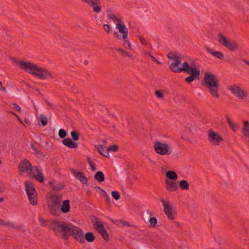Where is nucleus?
I'll list each match as a JSON object with an SVG mask.
<instances>
[{"label": "nucleus", "instance_id": "1", "mask_svg": "<svg viewBox=\"0 0 249 249\" xmlns=\"http://www.w3.org/2000/svg\"><path fill=\"white\" fill-rule=\"evenodd\" d=\"M18 169L20 172L34 178L40 182H42L44 180L41 168L38 166L32 167L30 161L26 159L19 162Z\"/></svg>", "mask_w": 249, "mask_h": 249}, {"label": "nucleus", "instance_id": "2", "mask_svg": "<svg viewBox=\"0 0 249 249\" xmlns=\"http://www.w3.org/2000/svg\"><path fill=\"white\" fill-rule=\"evenodd\" d=\"M204 80L211 95L216 98H219V80L216 75L210 72H206L204 75Z\"/></svg>", "mask_w": 249, "mask_h": 249}, {"label": "nucleus", "instance_id": "3", "mask_svg": "<svg viewBox=\"0 0 249 249\" xmlns=\"http://www.w3.org/2000/svg\"><path fill=\"white\" fill-rule=\"evenodd\" d=\"M204 80L211 95L216 98H219V80L216 75L210 72H206L204 75Z\"/></svg>", "mask_w": 249, "mask_h": 249}, {"label": "nucleus", "instance_id": "4", "mask_svg": "<svg viewBox=\"0 0 249 249\" xmlns=\"http://www.w3.org/2000/svg\"><path fill=\"white\" fill-rule=\"evenodd\" d=\"M62 202L61 196L50 195L47 197V204L50 213L54 216L61 215L60 206Z\"/></svg>", "mask_w": 249, "mask_h": 249}, {"label": "nucleus", "instance_id": "5", "mask_svg": "<svg viewBox=\"0 0 249 249\" xmlns=\"http://www.w3.org/2000/svg\"><path fill=\"white\" fill-rule=\"evenodd\" d=\"M116 28L118 32L115 31L114 35L116 37L123 41L124 46L127 49H131V45L128 39V30L123 22L117 23Z\"/></svg>", "mask_w": 249, "mask_h": 249}, {"label": "nucleus", "instance_id": "6", "mask_svg": "<svg viewBox=\"0 0 249 249\" xmlns=\"http://www.w3.org/2000/svg\"><path fill=\"white\" fill-rule=\"evenodd\" d=\"M11 60L16 66L34 75L37 66L36 64L29 61L19 60L16 58H12Z\"/></svg>", "mask_w": 249, "mask_h": 249}, {"label": "nucleus", "instance_id": "7", "mask_svg": "<svg viewBox=\"0 0 249 249\" xmlns=\"http://www.w3.org/2000/svg\"><path fill=\"white\" fill-rule=\"evenodd\" d=\"M169 58L174 61L170 66V69L174 72H178L182 71H186L187 67L189 66L187 62H185L183 63L182 66L180 67L182 60L181 55H173V56H170V55H169Z\"/></svg>", "mask_w": 249, "mask_h": 249}, {"label": "nucleus", "instance_id": "8", "mask_svg": "<svg viewBox=\"0 0 249 249\" xmlns=\"http://www.w3.org/2000/svg\"><path fill=\"white\" fill-rule=\"evenodd\" d=\"M68 234L66 235L65 238H68L71 235H72L74 239L80 243L85 242V238L83 231L79 228L69 224Z\"/></svg>", "mask_w": 249, "mask_h": 249}, {"label": "nucleus", "instance_id": "9", "mask_svg": "<svg viewBox=\"0 0 249 249\" xmlns=\"http://www.w3.org/2000/svg\"><path fill=\"white\" fill-rule=\"evenodd\" d=\"M25 191L28 196L30 203L33 205H36L38 203L37 193L33 184L26 181L24 183Z\"/></svg>", "mask_w": 249, "mask_h": 249}, {"label": "nucleus", "instance_id": "10", "mask_svg": "<svg viewBox=\"0 0 249 249\" xmlns=\"http://www.w3.org/2000/svg\"><path fill=\"white\" fill-rule=\"evenodd\" d=\"M155 152L160 155H169L172 153V149L167 142H156L154 145Z\"/></svg>", "mask_w": 249, "mask_h": 249}, {"label": "nucleus", "instance_id": "11", "mask_svg": "<svg viewBox=\"0 0 249 249\" xmlns=\"http://www.w3.org/2000/svg\"><path fill=\"white\" fill-rule=\"evenodd\" d=\"M164 212L169 219H175L176 217V209L170 202L169 200L162 199L161 200Z\"/></svg>", "mask_w": 249, "mask_h": 249}, {"label": "nucleus", "instance_id": "12", "mask_svg": "<svg viewBox=\"0 0 249 249\" xmlns=\"http://www.w3.org/2000/svg\"><path fill=\"white\" fill-rule=\"evenodd\" d=\"M217 40L221 45L225 46L230 51H234L238 48V45L235 41L228 40L227 38L222 34L218 35Z\"/></svg>", "mask_w": 249, "mask_h": 249}, {"label": "nucleus", "instance_id": "13", "mask_svg": "<svg viewBox=\"0 0 249 249\" xmlns=\"http://www.w3.org/2000/svg\"><path fill=\"white\" fill-rule=\"evenodd\" d=\"M70 224L66 223H61L57 221H53L51 225L52 228L54 232L57 234L62 233L65 238L66 235L68 234V230Z\"/></svg>", "mask_w": 249, "mask_h": 249}, {"label": "nucleus", "instance_id": "14", "mask_svg": "<svg viewBox=\"0 0 249 249\" xmlns=\"http://www.w3.org/2000/svg\"><path fill=\"white\" fill-rule=\"evenodd\" d=\"M227 89L239 99H245L248 97V93L245 89L237 85L229 86Z\"/></svg>", "mask_w": 249, "mask_h": 249}, {"label": "nucleus", "instance_id": "15", "mask_svg": "<svg viewBox=\"0 0 249 249\" xmlns=\"http://www.w3.org/2000/svg\"><path fill=\"white\" fill-rule=\"evenodd\" d=\"M184 72L188 74H190L191 75L186 77L185 79V81L187 83H191L193 82L196 77L199 76L200 74V71L199 69L195 65H191L189 66L185 71Z\"/></svg>", "mask_w": 249, "mask_h": 249}, {"label": "nucleus", "instance_id": "16", "mask_svg": "<svg viewBox=\"0 0 249 249\" xmlns=\"http://www.w3.org/2000/svg\"><path fill=\"white\" fill-rule=\"evenodd\" d=\"M208 140L213 145H219L224 141L219 134L212 129L208 131Z\"/></svg>", "mask_w": 249, "mask_h": 249}, {"label": "nucleus", "instance_id": "17", "mask_svg": "<svg viewBox=\"0 0 249 249\" xmlns=\"http://www.w3.org/2000/svg\"><path fill=\"white\" fill-rule=\"evenodd\" d=\"M34 76L38 77L41 80L53 79V76L51 72L48 70L42 68L37 66L35 72L34 74Z\"/></svg>", "mask_w": 249, "mask_h": 249}, {"label": "nucleus", "instance_id": "18", "mask_svg": "<svg viewBox=\"0 0 249 249\" xmlns=\"http://www.w3.org/2000/svg\"><path fill=\"white\" fill-rule=\"evenodd\" d=\"M93 225L96 230L102 235L104 240L106 241H108L109 239V234L105 229L102 222L99 221L97 218H95Z\"/></svg>", "mask_w": 249, "mask_h": 249}, {"label": "nucleus", "instance_id": "19", "mask_svg": "<svg viewBox=\"0 0 249 249\" xmlns=\"http://www.w3.org/2000/svg\"><path fill=\"white\" fill-rule=\"evenodd\" d=\"M83 1L89 6L92 7L94 12L98 13L101 12L102 7L99 5L100 0H83Z\"/></svg>", "mask_w": 249, "mask_h": 249}, {"label": "nucleus", "instance_id": "20", "mask_svg": "<svg viewBox=\"0 0 249 249\" xmlns=\"http://www.w3.org/2000/svg\"><path fill=\"white\" fill-rule=\"evenodd\" d=\"M165 184L166 190L169 192H175L178 189V185L175 180L166 179Z\"/></svg>", "mask_w": 249, "mask_h": 249}, {"label": "nucleus", "instance_id": "21", "mask_svg": "<svg viewBox=\"0 0 249 249\" xmlns=\"http://www.w3.org/2000/svg\"><path fill=\"white\" fill-rule=\"evenodd\" d=\"M71 172L74 177L80 181L83 184H87L88 182V179L84 175V173L82 172H76L74 170H71Z\"/></svg>", "mask_w": 249, "mask_h": 249}, {"label": "nucleus", "instance_id": "22", "mask_svg": "<svg viewBox=\"0 0 249 249\" xmlns=\"http://www.w3.org/2000/svg\"><path fill=\"white\" fill-rule=\"evenodd\" d=\"M70 201L69 199L64 200L60 207L61 213H68L70 211Z\"/></svg>", "mask_w": 249, "mask_h": 249}, {"label": "nucleus", "instance_id": "23", "mask_svg": "<svg viewBox=\"0 0 249 249\" xmlns=\"http://www.w3.org/2000/svg\"><path fill=\"white\" fill-rule=\"evenodd\" d=\"M62 142L63 145L70 148H76L78 147V144L76 142H72L69 138L64 139Z\"/></svg>", "mask_w": 249, "mask_h": 249}, {"label": "nucleus", "instance_id": "24", "mask_svg": "<svg viewBox=\"0 0 249 249\" xmlns=\"http://www.w3.org/2000/svg\"><path fill=\"white\" fill-rule=\"evenodd\" d=\"M207 51L208 53L211 54L214 57L218 58L220 60H222L224 58V55L221 52L214 51L210 48H207Z\"/></svg>", "mask_w": 249, "mask_h": 249}, {"label": "nucleus", "instance_id": "25", "mask_svg": "<svg viewBox=\"0 0 249 249\" xmlns=\"http://www.w3.org/2000/svg\"><path fill=\"white\" fill-rule=\"evenodd\" d=\"M227 123L231 128V129L234 132H236L238 128L239 125L238 124L234 123L229 117H227Z\"/></svg>", "mask_w": 249, "mask_h": 249}, {"label": "nucleus", "instance_id": "26", "mask_svg": "<svg viewBox=\"0 0 249 249\" xmlns=\"http://www.w3.org/2000/svg\"><path fill=\"white\" fill-rule=\"evenodd\" d=\"M0 225L10 227L18 230H19L21 229L20 226H15L14 223L11 221L5 222L3 220H0Z\"/></svg>", "mask_w": 249, "mask_h": 249}, {"label": "nucleus", "instance_id": "27", "mask_svg": "<svg viewBox=\"0 0 249 249\" xmlns=\"http://www.w3.org/2000/svg\"><path fill=\"white\" fill-rule=\"evenodd\" d=\"M165 175L168 178L167 179L171 180H176L178 178V175L173 171H168Z\"/></svg>", "mask_w": 249, "mask_h": 249}, {"label": "nucleus", "instance_id": "28", "mask_svg": "<svg viewBox=\"0 0 249 249\" xmlns=\"http://www.w3.org/2000/svg\"><path fill=\"white\" fill-rule=\"evenodd\" d=\"M107 16L109 19L113 21L114 22H118V23L121 22V17L119 16L115 15L111 12H108Z\"/></svg>", "mask_w": 249, "mask_h": 249}, {"label": "nucleus", "instance_id": "29", "mask_svg": "<svg viewBox=\"0 0 249 249\" xmlns=\"http://www.w3.org/2000/svg\"><path fill=\"white\" fill-rule=\"evenodd\" d=\"M244 126L242 129V132L245 137H249V123L247 121H244Z\"/></svg>", "mask_w": 249, "mask_h": 249}, {"label": "nucleus", "instance_id": "30", "mask_svg": "<svg viewBox=\"0 0 249 249\" xmlns=\"http://www.w3.org/2000/svg\"><path fill=\"white\" fill-rule=\"evenodd\" d=\"M94 179L99 182H102L105 180V176L102 171H98L94 175Z\"/></svg>", "mask_w": 249, "mask_h": 249}, {"label": "nucleus", "instance_id": "31", "mask_svg": "<svg viewBox=\"0 0 249 249\" xmlns=\"http://www.w3.org/2000/svg\"><path fill=\"white\" fill-rule=\"evenodd\" d=\"M98 150L100 154L105 157H107L109 155V153L107 151V148L105 147L103 145H100L98 146Z\"/></svg>", "mask_w": 249, "mask_h": 249}, {"label": "nucleus", "instance_id": "32", "mask_svg": "<svg viewBox=\"0 0 249 249\" xmlns=\"http://www.w3.org/2000/svg\"><path fill=\"white\" fill-rule=\"evenodd\" d=\"M179 187L181 190H187L189 188V184L186 180H181L179 182Z\"/></svg>", "mask_w": 249, "mask_h": 249}, {"label": "nucleus", "instance_id": "33", "mask_svg": "<svg viewBox=\"0 0 249 249\" xmlns=\"http://www.w3.org/2000/svg\"><path fill=\"white\" fill-rule=\"evenodd\" d=\"M84 238L85 240L86 239L88 242H92L94 240L95 237L92 232H89L86 234Z\"/></svg>", "mask_w": 249, "mask_h": 249}, {"label": "nucleus", "instance_id": "34", "mask_svg": "<svg viewBox=\"0 0 249 249\" xmlns=\"http://www.w3.org/2000/svg\"><path fill=\"white\" fill-rule=\"evenodd\" d=\"M40 120L43 126H46L48 123L47 118L43 114H41L39 116Z\"/></svg>", "mask_w": 249, "mask_h": 249}, {"label": "nucleus", "instance_id": "35", "mask_svg": "<svg viewBox=\"0 0 249 249\" xmlns=\"http://www.w3.org/2000/svg\"><path fill=\"white\" fill-rule=\"evenodd\" d=\"M58 135L60 138L62 139H64L66 137L67 132L64 129H60L58 131Z\"/></svg>", "mask_w": 249, "mask_h": 249}, {"label": "nucleus", "instance_id": "36", "mask_svg": "<svg viewBox=\"0 0 249 249\" xmlns=\"http://www.w3.org/2000/svg\"><path fill=\"white\" fill-rule=\"evenodd\" d=\"M111 195L112 197L116 200H118L120 198V195L118 192L116 191H112Z\"/></svg>", "mask_w": 249, "mask_h": 249}, {"label": "nucleus", "instance_id": "37", "mask_svg": "<svg viewBox=\"0 0 249 249\" xmlns=\"http://www.w3.org/2000/svg\"><path fill=\"white\" fill-rule=\"evenodd\" d=\"M157 223V219L155 217H152L149 220V224L151 227H154Z\"/></svg>", "mask_w": 249, "mask_h": 249}, {"label": "nucleus", "instance_id": "38", "mask_svg": "<svg viewBox=\"0 0 249 249\" xmlns=\"http://www.w3.org/2000/svg\"><path fill=\"white\" fill-rule=\"evenodd\" d=\"M71 137L74 141H77L79 139V136L77 132L74 131H72L71 133Z\"/></svg>", "mask_w": 249, "mask_h": 249}, {"label": "nucleus", "instance_id": "39", "mask_svg": "<svg viewBox=\"0 0 249 249\" xmlns=\"http://www.w3.org/2000/svg\"><path fill=\"white\" fill-rule=\"evenodd\" d=\"M155 94L159 98L162 99L163 97V92L161 90H156L155 92Z\"/></svg>", "mask_w": 249, "mask_h": 249}, {"label": "nucleus", "instance_id": "40", "mask_svg": "<svg viewBox=\"0 0 249 249\" xmlns=\"http://www.w3.org/2000/svg\"><path fill=\"white\" fill-rule=\"evenodd\" d=\"M118 149V146L117 145H113L112 146L107 147V151H116Z\"/></svg>", "mask_w": 249, "mask_h": 249}, {"label": "nucleus", "instance_id": "41", "mask_svg": "<svg viewBox=\"0 0 249 249\" xmlns=\"http://www.w3.org/2000/svg\"><path fill=\"white\" fill-rule=\"evenodd\" d=\"M139 38L140 39L141 43L142 44L146 45L147 44V41L146 39L143 36H139Z\"/></svg>", "mask_w": 249, "mask_h": 249}, {"label": "nucleus", "instance_id": "42", "mask_svg": "<svg viewBox=\"0 0 249 249\" xmlns=\"http://www.w3.org/2000/svg\"><path fill=\"white\" fill-rule=\"evenodd\" d=\"M121 55L124 57H128L129 58H132L133 57L132 55L129 52L124 51L122 54H121Z\"/></svg>", "mask_w": 249, "mask_h": 249}, {"label": "nucleus", "instance_id": "43", "mask_svg": "<svg viewBox=\"0 0 249 249\" xmlns=\"http://www.w3.org/2000/svg\"><path fill=\"white\" fill-rule=\"evenodd\" d=\"M12 107H11L18 111H20L21 110V108H20V107L17 104H12Z\"/></svg>", "mask_w": 249, "mask_h": 249}, {"label": "nucleus", "instance_id": "44", "mask_svg": "<svg viewBox=\"0 0 249 249\" xmlns=\"http://www.w3.org/2000/svg\"><path fill=\"white\" fill-rule=\"evenodd\" d=\"M89 164L91 167V170L92 171H95L96 170V168L95 164L90 160H89Z\"/></svg>", "mask_w": 249, "mask_h": 249}, {"label": "nucleus", "instance_id": "45", "mask_svg": "<svg viewBox=\"0 0 249 249\" xmlns=\"http://www.w3.org/2000/svg\"><path fill=\"white\" fill-rule=\"evenodd\" d=\"M104 30L107 32V33H109L110 32V27L107 24H105L103 26Z\"/></svg>", "mask_w": 249, "mask_h": 249}, {"label": "nucleus", "instance_id": "46", "mask_svg": "<svg viewBox=\"0 0 249 249\" xmlns=\"http://www.w3.org/2000/svg\"><path fill=\"white\" fill-rule=\"evenodd\" d=\"M0 90H1L4 92H7V89H6V88H5L2 86V83L0 81Z\"/></svg>", "mask_w": 249, "mask_h": 249}, {"label": "nucleus", "instance_id": "47", "mask_svg": "<svg viewBox=\"0 0 249 249\" xmlns=\"http://www.w3.org/2000/svg\"><path fill=\"white\" fill-rule=\"evenodd\" d=\"M116 51L119 52L121 53V54H122L124 51V50H123L122 48H120L117 49Z\"/></svg>", "mask_w": 249, "mask_h": 249}, {"label": "nucleus", "instance_id": "48", "mask_svg": "<svg viewBox=\"0 0 249 249\" xmlns=\"http://www.w3.org/2000/svg\"><path fill=\"white\" fill-rule=\"evenodd\" d=\"M242 61L244 62L247 65H248V66H249V61H248V60L244 59L242 60Z\"/></svg>", "mask_w": 249, "mask_h": 249}, {"label": "nucleus", "instance_id": "49", "mask_svg": "<svg viewBox=\"0 0 249 249\" xmlns=\"http://www.w3.org/2000/svg\"><path fill=\"white\" fill-rule=\"evenodd\" d=\"M150 57L151 58V59L153 61H155V60H156V58L154 56H153L152 55H150Z\"/></svg>", "mask_w": 249, "mask_h": 249}, {"label": "nucleus", "instance_id": "50", "mask_svg": "<svg viewBox=\"0 0 249 249\" xmlns=\"http://www.w3.org/2000/svg\"><path fill=\"white\" fill-rule=\"evenodd\" d=\"M173 55H175V54L174 53H170L168 54V57H169V55H170V56H173Z\"/></svg>", "mask_w": 249, "mask_h": 249}, {"label": "nucleus", "instance_id": "51", "mask_svg": "<svg viewBox=\"0 0 249 249\" xmlns=\"http://www.w3.org/2000/svg\"><path fill=\"white\" fill-rule=\"evenodd\" d=\"M145 55H148L150 56V55H151L149 52H145Z\"/></svg>", "mask_w": 249, "mask_h": 249}, {"label": "nucleus", "instance_id": "52", "mask_svg": "<svg viewBox=\"0 0 249 249\" xmlns=\"http://www.w3.org/2000/svg\"><path fill=\"white\" fill-rule=\"evenodd\" d=\"M11 113L12 114H13L14 115H15L17 118H18V116L16 113H15L14 112H13L11 111Z\"/></svg>", "mask_w": 249, "mask_h": 249}, {"label": "nucleus", "instance_id": "53", "mask_svg": "<svg viewBox=\"0 0 249 249\" xmlns=\"http://www.w3.org/2000/svg\"><path fill=\"white\" fill-rule=\"evenodd\" d=\"M154 62H155L156 63H157L158 64H160V62L157 59H156V60H155Z\"/></svg>", "mask_w": 249, "mask_h": 249}, {"label": "nucleus", "instance_id": "54", "mask_svg": "<svg viewBox=\"0 0 249 249\" xmlns=\"http://www.w3.org/2000/svg\"><path fill=\"white\" fill-rule=\"evenodd\" d=\"M182 138L184 140H186L187 139V138L185 137V136H184L183 135H182Z\"/></svg>", "mask_w": 249, "mask_h": 249}, {"label": "nucleus", "instance_id": "55", "mask_svg": "<svg viewBox=\"0 0 249 249\" xmlns=\"http://www.w3.org/2000/svg\"><path fill=\"white\" fill-rule=\"evenodd\" d=\"M4 200V199L3 197H0V202H2Z\"/></svg>", "mask_w": 249, "mask_h": 249}, {"label": "nucleus", "instance_id": "56", "mask_svg": "<svg viewBox=\"0 0 249 249\" xmlns=\"http://www.w3.org/2000/svg\"><path fill=\"white\" fill-rule=\"evenodd\" d=\"M18 118V120L19 122H21V119L19 118V117H18V118Z\"/></svg>", "mask_w": 249, "mask_h": 249}, {"label": "nucleus", "instance_id": "57", "mask_svg": "<svg viewBox=\"0 0 249 249\" xmlns=\"http://www.w3.org/2000/svg\"><path fill=\"white\" fill-rule=\"evenodd\" d=\"M1 160H0V165H1Z\"/></svg>", "mask_w": 249, "mask_h": 249}]
</instances>
